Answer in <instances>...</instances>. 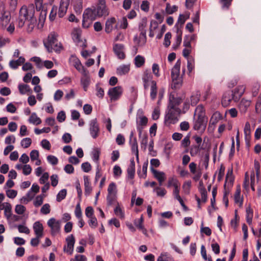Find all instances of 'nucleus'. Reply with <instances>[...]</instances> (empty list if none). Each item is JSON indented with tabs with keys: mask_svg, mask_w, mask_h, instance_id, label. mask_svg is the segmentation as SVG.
Wrapping results in <instances>:
<instances>
[{
	"mask_svg": "<svg viewBox=\"0 0 261 261\" xmlns=\"http://www.w3.org/2000/svg\"><path fill=\"white\" fill-rule=\"evenodd\" d=\"M66 195L67 190L66 189L61 190L57 195V201L60 202L66 197Z\"/></svg>",
	"mask_w": 261,
	"mask_h": 261,
	"instance_id": "obj_54",
	"label": "nucleus"
},
{
	"mask_svg": "<svg viewBox=\"0 0 261 261\" xmlns=\"http://www.w3.org/2000/svg\"><path fill=\"white\" fill-rule=\"evenodd\" d=\"M115 214L121 219H123L124 218V213L122 208L119 206V205H117L115 208L114 209Z\"/></svg>",
	"mask_w": 261,
	"mask_h": 261,
	"instance_id": "obj_53",
	"label": "nucleus"
},
{
	"mask_svg": "<svg viewBox=\"0 0 261 261\" xmlns=\"http://www.w3.org/2000/svg\"><path fill=\"white\" fill-rule=\"evenodd\" d=\"M113 173L115 177H119L122 174V170L120 166L115 165L113 168Z\"/></svg>",
	"mask_w": 261,
	"mask_h": 261,
	"instance_id": "obj_64",
	"label": "nucleus"
},
{
	"mask_svg": "<svg viewBox=\"0 0 261 261\" xmlns=\"http://www.w3.org/2000/svg\"><path fill=\"white\" fill-rule=\"evenodd\" d=\"M180 112H176L175 110L168 108V112L165 116L164 122L166 125H170L175 124L178 121V115Z\"/></svg>",
	"mask_w": 261,
	"mask_h": 261,
	"instance_id": "obj_7",
	"label": "nucleus"
},
{
	"mask_svg": "<svg viewBox=\"0 0 261 261\" xmlns=\"http://www.w3.org/2000/svg\"><path fill=\"white\" fill-rule=\"evenodd\" d=\"M179 186L180 184L178 181V180L175 178L172 177L170 178L168 180V187H173V195L174 196V198H175V195L174 194V192L175 190H177L178 191V195H179Z\"/></svg>",
	"mask_w": 261,
	"mask_h": 261,
	"instance_id": "obj_26",
	"label": "nucleus"
},
{
	"mask_svg": "<svg viewBox=\"0 0 261 261\" xmlns=\"http://www.w3.org/2000/svg\"><path fill=\"white\" fill-rule=\"evenodd\" d=\"M199 99V94L196 93L192 95L191 97V105L193 106H195L198 102Z\"/></svg>",
	"mask_w": 261,
	"mask_h": 261,
	"instance_id": "obj_61",
	"label": "nucleus"
},
{
	"mask_svg": "<svg viewBox=\"0 0 261 261\" xmlns=\"http://www.w3.org/2000/svg\"><path fill=\"white\" fill-rule=\"evenodd\" d=\"M89 129L91 136L93 138H96L99 133V127L96 119L91 120L89 124Z\"/></svg>",
	"mask_w": 261,
	"mask_h": 261,
	"instance_id": "obj_16",
	"label": "nucleus"
},
{
	"mask_svg": "<svg viewBox=\"0 0 261 261\" xmlns=\"http://www.w3.org/2000/svg\"><path fill=\"white\" fill-rule=\"evenodd\" d=\"M168 109L175 110L176 112H180L178 106L181 102V99L179 97H175L173 95L170 94L169 99Z\"/></svg>",
	"mask_w": 261,
	"mask_h": 261,
	"instance_id": "obj_15",
	"label": "nucleus"
},
{
	"mask_svg": "<svg viewBox=\"0 0 261 261\" xmlns=\"http://www.w3.org/2000/svg\"><path fill=\"white\" fill-rule=\"evenodd\" d=\"M116 20L114 17H111L107 19L106 22L105 31L107 33H111L114 28H117V26L116 24Z\"/></svg>",
	"mask_w": 261,
	"mask_h": 261,
	"instance_id": "obj_24",
	"label": "nucleus"
},
{
	"mask_svg": "<svg viewBox=\"0 0 261 261\" xmlns=\"http://www.w3.org/2000/svg\"><path fill=\"white\" fill-rule=\"evenodd\" d=\"M30 158L31 161H36L35 165L39 166L41 164V161L39 159V153L37 150H33L30 152Z\"/></svg>",
	"mask_w": 261,
	"mask_h": 261,
	"instance_id": "obj_39",
	"label": "nucleus"
},
{
	"mask_svg": "<svg viewBox=\"0 0 261 261\" xmlns=\"http://www.w3.org/2000/svg\"><path fill=\"white\" fill-rule=\"evenodd\" d=\"M117 187L115 183L112 182L110 184L108 188V195L107 200L108 204H113L116 200L117 198Z\"/></svg>",
	"mask_w": 261,
	"mask_h": 261,
	"instance_id": "obj_8",
	"label": "nucleus"
},
{
	"mask_svg": "<svg viewBox=\"0 0 261 261\" xmlns=\"http://www.w3.org/2000/svg\"><path fill=\"white\" fill-rule=\"evenodd\" d=\"M246 221L249 225H251L252 224L253 216V211L250 206L246 208Z\"/></svg>",
	"mask_w": 261,
	"mask_h": 261,
	"instance_id": "obj_45",
	"label": "nucleus"
},
{
	"mask_svg": "<svg viewBox=\"0 0 261 261\" xmlns=\"http://www.w3.org/2000/svg\"><path fill=\"white\" fill-rule=\"evenodd\" d=\"M189 167L191 173L194 175L193 179L195 181L198 180L201 176V172H197V165L195 163L192 162L189 164Z\"/></svg>",
	"mask_w": 261,
	"mask_h": 261,
	"instance_id": "obj_29",
	"label": "nucleus"
},
{
	"mask_svg": "<svg viewBox=\"0 0 261 261\" xmlns=\"http://www.w3.org/2000/svg\"><path fill=\"white\" fill-rule=\"evenodd\" d=\"M177 7L175 5L171 6L169 4H166V11L169 14H171L177 10Z\"/></svg>",
	"mask_w": 261,
	"mask_h": 261,
	"instance_id": "obj_57",
	"label": "nucleus"
},
{
	"mask_svg": "<svg viewBox=\"0 0 261 261\" xmlns=\"http://www.w3.org/2000/svg\"><path fill=\"white\" fill-rule=\"evenodd\" d=\"M47 224L50 228L51 233L53 236H55L60 232L61 224V221L57 220L55 218H51L47 221Z\"/></svg>",
	"mask_w": 261,
	"mask_h": 261,
	"instance_id": "obj_11",
	"label": "nucleus"
},
{
	"mask_svg": "<svg viewBox=\"0 0 261 261\" xmlns=\"http://www.w3.org/2000/svg\"><path fill=\"white\" fill-rule=\"evenodd\" d=\"M69 63L73 66L80 72L85 70L84 66L81 64L79 59L74 56H71L69 58Z\"/></svg>",
	"mask_w": 261,
	"mask_h": 261,
	"instance_id": "obj_20",
	"label": "nucleus"
},
{
	"mask_svg": "<svg viewBox=\"0 0 261 261\" xmlns=\"http://www.w3.org/2000/svg\"><path fill=\"white\" fill-rule=\"evenodd\" d=\"M232 99V94L231 91L225 92L222 99V105L223 107H227L231 102Z\"/></svg>",
	"mask_w": 261,
	"mask_h": 261,
	"instance_id": "obj_34",
	"label": "nucleus"
},
{
	"mask_svg": "<svg viewBox=\"0 0 261 261\" xmlns=\"http://www.w3.org/2000/svg\"><path fill=\"white\" fill-rule=\"evenodd\" d=\"M188 69L190 72H191L195 67V61L193 57H191L188 59L187 64Z\"/></svg>",
	"mask_w": 261,
	"mask_h": 261,
	"instance_id": "obj_59",
	"label": "nucleus"
},
{
	"mask_svg": "<svg viewBox=\"0 0 261 261\" xmlns=\"http://www.w3.org/2000/svg\"><path fill=\"white\" fill-rule=\"evenodd\" d=\"M143 217L142 216L139 219H136L134 220V224L135 226L141 231H142V233L145 236H147V231L146 228L144 227L143 225Z\"/></svg>",
	"mask_w": 261,
	"mask_h": 261,
	"instance_id": "obj_33",
	"label": "nucleus"
},
{
	"mask_svg": "<svg viewBox=\"0 0 261 261\" xmlns=\"http://www.w3.org/2000/svg\"><path fill=\"white\" fill-rule=\"evenodd\" d=\"M129 144L131 146L132 151L135 153L137 160H139V151L138 143L136 138L134 137V133L131 132L129 136Z\"/></svg>",
	"mask_w": 261,
	"mask_h": 261,
	"instance_id": "obj_17",
	"label": "nucleus"
},
{
	"mask_svg": "<svg viewBox=\"0 0 261 261\" xmlns=\"http://www.w3.org/2000/svg\"><path fill=\"white\" fill-rule=\"evenodd\" d=\"M151 171L154 177L159 181L160 185H162L166 178L165 173L162 171H158L153 168H151Z\"/></svg>",
	"mask_w": 261,
	"mask_h": 261,
	"instance_id": "obj_25",
	"label": "nucleus"
},
{
	"mask_svg": "<svg viewBox=\"0 0 261 261\" xmlns=\"http://www.w3.org/2000/svg\"><path fill=\"white\" fill-rule=\"evenodd\" d=\"M26 211V208L22 204H17L15 207V212L18 215H22Z\"/></svg>",
	"mask_w": 261,
	"mask_h": 261,
	"instance_id": "obj_56",
	"label": "nucleus"
},
{
	"mask_svg": "<svg viewBox=\"0 0 261 261\" xmlns=\"http://www.w3.org/2000/svg\"><path fill=\"white\" fill-rule=\"evenodd\" d=\"M66 244L63 247L64 252L69 255L73 253L74 246L75 242L74 237L73 234H70L66 237L65 239Z\"/></svg>",
	"mask_w": 261,
	"mask_h": 261,
	"instance_id": "obj_10",
	"label": "nucleus"
},
{
	"mask_svg": "<svg viewBox=\"0 0 261 261\" xmlns=\"http://www.w3.org/2000/svg\"><path fill=\"white\" fill-rule=\"evenodd\" d=\"M58 35L55 32L49 33L46 39L43 41V44L48 52L53 50L56 52H60L62 49V46L60 43L58 42Z\"/></svg>",
	"mask_w": 261,
	"mask_h": 261,
	"instance_id": "obj_2",
	"label": "nucleus"
},
{
	"mask_svg": "<svg viewBox=\"0 0 261 261\" xmlns=\"http://www.w3.org/2000/svg\"><path fill=\"white\" fill-rule=\"evenodd\" d=\"M143 85L145 89H148L149 86L156 83L155 81L152 80V76L150 73H144L142 77Z\"/></svg>",
	"mask_w": 261,
	"mask_h": 261,
	"instance_id": "obj_22",
	"label": "nucleus"
},
{
	"mask_svg": "<svg viewBox=\"0 0 261 261\" xmlns=\"http://www.w3.org/2000/svg\"><path fill=\"white\" fill-rule=\"evenodd\" d=\"M150 32L149 36L150 37H153L154 36V31L158 29V23L152 20L150 22Z\"/></svg>",
	"mask_w": 261,
	"mask_h": 261,
	"instance_id": "obj_47",
	"label": "nucleus"
},
{
	"mask_svg": "<svg viewBox=\"0 0 261 261\" xmlns=\"http://www.w3.org/2000/svg\"><path fill=\"white\" fill-rule=\"evenodd\" d=\"M81 73L82 74L81 83L84 88V90L86 91L90 83L89 73V72L86 69L81 72Z\"/></svg>",
	"mask_w": 261,
	"mask_h": 261,
	"instance_id": "obj_18",
	"label": "nucleus"
},
{
	"mask_svg": "<svg viewBox=\"0 0 261 261\" xmlns=\"http://www.w3.org/2000/svg\"><path fill=\"white\" fill-rule=\"evenodd\" d=\"M97 17H98L96 15L95 7L86 9L83 14V27L85 28H88Z\"/></svg>",
	"mask_w": 261,
	"mask_h": 261,
	"instance_id": "obj_4",
	"label": "nucleus"
},
{
	"mask_svg": "<svg viewBox=\"0 0 261 261\" xmlns=\"http://www.w3.org/2000/svg\"><path fill=\"white\" fill-rule=\"evenodd\" d=\"M180 65L181 61L178 60L171 70L172 87L174 89H178L182 86V79L180 75Z\"/></svg>",
	"mask_w": 261,
	"mask_h": 261,
	"instance_id": "obj_3",
	"label": "nucleus"
},
{
	"mask_svg": "<svg viewBox=\"0 0 261 261\" xmlns=\"http://www.w3.org/2000/svg\"><path fill=\"white\" fill-rule=\"evenodd\" d=\"M234 202L236 204H238L239 207H241L243 205V198L241 195V187L238 186L234 195Z\"/></svg>",
	"mask_w": 261,
	"mask_h": 261,
	"instance_id": "obj_32",
	"label": "nucleus"
},
{
	"mask_svg": "<svg viewBox=\"0 0 261 261\" xmlns=\"http://www.w3.org/2000/svg\"><path fill=\"white\" fill-rule=\"evenodd\" d=\"M69 0H61L60 4V7L58 15L59 17H63L66 13L67 10L69 5Z\"/></svg>",
	"mask_w": 261,
	"mask_h": 261,
	"instance_id": "obj_19",
	"label": "nucleus"
},
{
	"mask_svg": "<svg viewBox=\"0 0 261 261\" xmlns=\"http://www.w3.org/2000/svg\"><path fill=\"white\" fill-rule=\"evenodd\" d=\"M96 15L98 17L106 16L109 15V11L106 6L105 0H98L96 8Z\"/></svg>",
	"mask_w": 261,
	"mask_h": 261,
	"instance_id": "obj_14",
	"label": "nucleus"
},
{
	"mask_svg": "<svg viewBox=\"0 0 261 261\" xmlns=\"http://www.w3.org/2000/svg\"><path fill=\"white\" fill-rule=\"evenodd\" d=\"M25 62V59L22 57H20L16 60H11L9 62L10 67L14 69H17L19 66L23 64Z\"/></svg>",
	"mask_w": 261,
	"mask_h": 261,
	"instance_id": "obj_38",
	"label": "nucleus"
},
{
	"mask_svg": "<svg viewBox=\"0 0 261 261\" xmlns=\"http://www.w3.org/2000/svg\"><path fill=\"white\" fill-rule=\"evenodd\" d=\"M18 88L19 93L22 94H31L32 93V90L30 88V86L27 84H20L18 85Z\"/></svg>",
	"mask_w": 261,
	"mask_h": 261,
	"instance_id": "obj_37",
	"label": "nucleus"
},
{
	"mask_svg": "<svg viewBox=\"0 0 261 261\" xmlns=\"http://www.w3.org/2000/svg\"><path fill=\"white\" fill-rule=\"evenodd\" d=\"M244 132L245 141L246 142H249L251 138V126L249 122H246L244 128Z\"/></svg>",
	"mask_w": 261,
	"mask_h": 261,
	"instance_id": "obj_41",
	"label": "nucleus"
},
{
	"mask_svg": "<svg viewBox=\"0 0 261 261\" xmlns=\"http://www.w3.org/2000/svg\"><path fill=\"white\" fill-rule=\"evenodd\" d=\"M32 144V140L30 138H23L21 141V146L24 148H28Z\"/></svg>",
	"mask_w": 261,
	"mask_h": 261,
	"instance_id": "obj_55",
	"label": "nucleus"
},
{
	"mask_svg": "<svg viewBox=\"0 0 261 261\" xmlns=\"http://www.w3.org/2000/svg\"><path fill=\"white\" fill-rule=\"evenodd\" d=\"M81 31L80 29H75L72 33V37L77 45L85 48L87 46L86 40L81 38Z\"/></svg>",
	"mask_w": 261,
	"mask_h": 261,
	"instance_id": "obj_13",
	"label": "nucleus"
},
{
	"mask_svg": "<svg viewBox=\"0 0 261 261\" xmlns=\"http://www.w3.org/2000/svg\"><path fill=\"white\" fill-rule=\"evenodd\" d=\"M157 261H173V259L168 253L163 252L158 257Z\"/></svg>",
	"mask_w": 261,
	"mask_h": 261,
	"instance_id": "obj_49",
	"label": "nucleus"
},
{
	"mask_svg": "<svg viewBox=\"0 0 261 261\" xmlns=\"http://www.w3.org/2000/svg\"><path fill=\"white\" fill-rule=\"evenodd\" d=\"M123 93V89L121 86H116L110 88L108 94L111 102L117 101L120 99Z\"/></svg>",
	"mask_w": 261,
	"mask_h": 261,
	"instance_id": "obj_9",
	"label": "nucleus"
},
{
	"mask_svg": "<svg viewBox=\"0 0 261 261\" xmlns=\"http://www.w3.org/2000/svg\"><path fill=\"white\" fill-rule=\"evenodd\" d=\"M234 181V177L233 176L232 168H229L227 170L226 175L225 182L226 186L232 187Z\"/></svg>",
	"mask_w": 261,
	"mask_h": 261,
	"instance_id": "obj_30",
	"label": "nucleus"
},
{
	"mask_svg": "<svg viewBox=\"0 0 261 261\" xmlns=\"http://www.w3.org/2000/svg\"><path fill=\"white\" fill-rule=\"evenodd\" d=\"M88 224L93 228H95L98 225L96 218L94 216L89 218Z\"/></svg>",
	"mask_w": 261,
	"mask_h": 261,
	"instance_id": "obj_63",
	"label": "nucleus"
},
{
	"mask_svg": "<svg viewBox=\"0 0 261 261\" xmlns=\"http://www.w3.org/2000/svg\"><path fill=\"white\" fill-rule=\"evenodd\" d=\"M251 104V101L243 98L239 104V109L241 113H245Z\"/></svg>",
	"mask_w": 261,
	"mask_h": 261,
	"instance_id": "obj_35",
	"label": "nucleus"
},
{
	"mask_svg": "<svg viewBox=\"0 0 261 261\" xmlns=\"http://www.w3.org/2000/svg\"><path fill=\"white\" fill-rule=\"evenodd\" d=\"M194 118H207L206 116L205 109L202 105H199L196 108Z\"/></svg>",
	"mask_w": 261,
	"mask_h": 261,
	"instance_id": "obj_28",
	"label": "nucleus"
},
{
	"mask_svg": "<svg viewBox=\"0 0 261 261\" xmlns=\"http://www.w3.org/2000/svg\"><path fill=\"white\" fill-rule=\"evenodd\" d=\"M46 197V195L45 194H41L40 195H37L34 198L33 200V205L35 207H39L43 203L44 199Z\"/></svg>",
	"mask_w": 261,
	"mask_h": 261,
	"instance_id": "obj_40",
	"label": "nucleus"
},
{
	"mask_svg": "<svg viewBox=\"0 0 261 261\" xmlns=\"http://www.w3.org/2000/svg\"><path fill=\"white\" fill-rule=\"evenodd\" d=\"M245 90V87L244 85L239 86L234 89V94H237L240 97L243 94Z\"/></svg>",
	"mask_w": 261,
	"mask_h": 261,
	"instance_id": "obj_62",
	"label": "nucleus"
},
{
	"mask_svg": "<svg viewBox=\"0 0 261 261\" xmlns=\"http://www.w3.org/2000/svg\"><path fill=\"white\" fill-rule=\"evenodd\" d=\"M207 118H194L193 128L196 130L203 132L206 127Z\"/></svg>",
	"mask_w": 261,
	"mask_h": 261,
	"instance_id": "obj_12",
	"label": "nucleus"
},
{
	"mask_svg": "<svg viewBox=\"0 0 261 261\" xmlns=\"http://www.w3.org/2000/svg\"><path fill=\"white\" fill-rule=\"evenodd\" d=\"M28 121L32 124L37 125L41 123V119L38 117L36 113H33L31 115Z\"/></svg>",
	"mask_w": 261,
	"mask_h": 261,
	"instance_id": "obj_44",
	"label": "nucleus"
},
{
	"mask_svg": "<svg viewBox=\"0 0 261 261\" xmlns=\"http://www.w3.org/2000/svg\"><path fill=\"white\" fill-rule=\"evenodd\" d=\"M3 208L4 210V215L6 218H8L12 213V205L10 203L4 202L2 204Z\"/></svg>",
	"mask_w": 261,
	"mask_h": 261,
	"instance_id": "obj_42",
	"label": "nucleus"
},
{
	"mask_svg": "<svg viewBox=\"0 0 261 261\" xmlns=\"http://www.w3.org/2000/svg\"><path fill=\"white\" fill-rule=\"evenodd\" d=\"M130 71L129 64H123L119 66L116 69V73L119 75H123L127 74Z\"/></svg>",
	"mask_w": 261,
	"mask_h": 261,
	"instance_id": "obj_36",
	"label": "nucleus"
},
{
	"mask_svg": "<svg viewBox=\"0 0 261 261\" xmlns=\"http://www.w3.org/2000/svg\"><path fill=\"white\" fill-rule=\"evenodd\" d=\"M139 137L140 140L141 146L142 148H144L146 149L147 145L148 144V136L147 134L141 133V136L139 135Z\"/></svg>",
	"mask_w": 261,
	"mask_h": 261,
	"instance_id": "obj_46",
	"label": "nucleus"
},
{
	"mask_svg": "<svg viewBox=\"0 0 261 261\" xmlns=\"http://www.w3.org/2000/svg\"><path fill=\"white\" fill-rule=\"evenodd\" d=\"M147 21L146 18H143L139 24V29L140 31V35L143 37L142 43L145 44L146 42V28L147 27Z\"/></svg>",
	"mask_w": 261,
	"mask_h": 261,
	"instance_id": "obj_21",
	"label": "nucleus"
},
{
	"mask_svg": "<svg viewBox=\"0 0 261 261\" xmlns=\"http://www.w3.org/2000/svg\"><path fill=\"white\" fill-rule=\"evenodd\" d=\"M192 182L190 180L186 181L182 185V189L186 194L190 193Z\"/></svg>",
	"mask_w": 261,
	"mask_h": 261,
	"instance_id": "obj_50",
	"label": "nucleus"
},
{
	"mask_svg": "<svg viewBox=\"0 0 261 261\" xmlns=\"http://www.w3.org/2000/svg\"><path fill=\"white\" fill-rule=\"evenodd\" d=\"M11 21V14L9 11H4L0 17V27L6 31L10 34L14 32L15 27Z\"/></svg>",
	"mask_w": 261,
	"mask_h": 261,
	"instance_id": "obj_5",
	"label": "nucleus"
},
{
	"mask_svg": "<svg viewBox=\"0 0 261 261\" xmlns=\"http://www.w3.org/2000/svg\"><path fill=\"white\" fill-rule=\"evenodd\" d=\"M148 122L147 118L144 115L143 110L139 109L137 113L136 124L137 129L141 136L143 128L146 126Z\"/></svg>",
	"mask_w": 261,
	"mask_h": 261,
	"instance_id": "obj_6",
	"label": "nucleus"
},
{
	"mask_svg": "<svg viewBox=\"0 0 261 261\" xmlns=\"http://www.w3.org/2000/svg\"><path fill=\"white\" fill-rule=\"evenodd\" d=\"M50 212V205L48 203H45L40 209V213L43 215H47Z\"/></svg>",
	"mask_w": 261,
	"mask_h": 261,
	"instance_id": "obj_52",
	"label": "nucleus"
},
{
	"mask_svg": "<svg viewBox=\"0 0 261 261\" xmlns=\"http://www.w3.org/2000/svg\"><path fill=\"white\" fill-rule=\"evenodd\" d=\"M35 13V9L33 4L23 6L19 11L17 21L18 27H24L28 32H31L34 30L37 23Z\"/></svg>",
	"mask_w": 261,
	"mask_h": 261,
	"instance_id": "obj_1",
	"label": "nucleus"
},
{
	"mask_svg": "<svg viewBox=\"0 0 261 261\" xmlns=\"http://www.w3.org/2000/svg\"><path fill=\"white\" fill-rule=\"evenodd\" d=\"M33 230L37 237H42L43 236V226L39 221L35 222L33 224Z\"/></svg>",
	"mask_w": 261,
	"mask_h": 261,
	"instance_id": "obj_27",
	"label": "nucleus"
},
{
	"mask_svg": "<svg viewBox=\"0 0 261 261\" xmlns=\"http://www.w3.org/2000/svg\"><path fill=\"white\" fill-rule=\"evenodd\" d=\"M134 62L137 67H141L144 64L145 58L143 56L138 55L135 57Z\"/></svg>",
	"mask_w": 261,
	"mask_h": 261,
	"instance_id": "obj_48",
	"label": "nucleus"
},
{
	"mask_svg": "<svg viewBox=\"0 0 261 261\" xmlns=\"http://www.w3.org/2000/svg\"><path fill=\"white\" fill-rule=\"evenodd\" d=\"M150 89V97L151 100H154L157 96L158 87L156 82L149 86Z\"/></svg>",
	"mask_w": 261,
	"mask_h": 261,
	"instance_id": "obj_43",
	"label": "nucleus"
},
{
	"mask_svg": "<svg viewBox=\"0 0 261 261\" xmlns=\"http://www.w3.org/2000/svg\"><path fill=\"white\" fill-rule=\"evenodd\" d=\"M123 50L124 46L123 44H115L113 46V50L117 57L120 59H124L125 57Z\"/></svg>",
	"mask_w": 261,
	"mask_h": 261,
	"instance_id": "obj_23",
	"label": "nucleus"
},
{
	"mask_svg": "<svg viewBox=\"0 0 261 261\" xmlns=\"http://www.w3.org/2000/svg\"><path fill=\"white\" fill-rule=\"evenodd\" d=\"M199 146L192 145L190 149V153L192 156H195L199 153Z\"/></svg>",
	"mask_w": 261,
	"mask_h": 261,
	"instance_id": "obj_58",
	"label": "nucleus"
},
{
	"mask_svg": "<svg viewBox=\"0 0 261 261\" xmlns=\"http://www.w3.org/2000/svg\"><path fill=\"white\" fill-rule=\"evenodd\" d=\"M189 17L190 14L189 13L185 14H180L178 18V22L181 24H183Z\"/></svg>",
	"mask_w": 261,
	"mask_h": 261,
	"instance_id": "obj_60",
	"label": "nucleus"
},
{
	"mask_svg": "<svg viewBox=\"0 0 261 261\" xmlns=\"http://www.w3.org/2000/svg\"><path fill=\"white\" fill-rule=\"evenodd\" d=\"M147 167H148V162H144L142 166V173H140V171H138V174L140 177L145 178L147 175Z\"/></svg>",
	"mask_w": 261,
	"mask_h": 261,
	"instance_id": "obj_51",
	"label": "nucleus"
},
{
	"mask_svg": "<svg viewBox=\"0 0 261 261\" xmlns=\"http://www.w3.org/2000/svg\"><path fill=\"white\" fill-rule=\"evenodd\" d=\"M222 118V115L219 112H214L210 118L208 128L212 125L215 126Z\"/></svg>",
	"mask_w": 261,
	"mask_h": 261,
	"instance_id": "obj_31",
	"label": "nucleus"
}]
</instances>
